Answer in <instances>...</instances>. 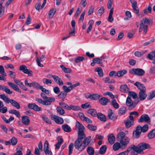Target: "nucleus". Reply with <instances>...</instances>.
Listing matches in <instances>:
<instances>
[{"label": "nucleus", "mask_w": 155, "mask_h": 155, "mask_svg": "<svg viewBox=\"0 0 155 155\" xmlns=\"http://www.w3.org/2000/svg\"><path fill=\"white\" fill-rule=\"evenodd\" d=\"M91 137L88 136L84 138L83 141L76 140L74 146L75 148L79 151L84 150L91 142Z\"/></svg>", "instance_id": "f257e3e1"}, {"label": "nucleus", "mask_w": 155, "mask_h": 155, "mask_svg": "<svg viewBox=\"0 0 155 155\" xmlns=\"http://www.w3.org/2000/svg\"><path fill=\"white\" fill-rule=\"evenodd\" d=\"M148 24H150V25L152 24V23L150 22V20L148 18L146 17L142 19L140 21L139 30V32L143 31V34L145 35L147 31Z\"/></svg>", "instance_id": "f03ea898"}, {"label": "nucleus", "mask_w": 155, "mask_h": 155, "mask_svg": "<svg viewBox=\"0 0 155 155\" xmlns=\"http://www.w3.org/2000/svg\"><path fill=\"white\" fill-rule=\"evenodd\" d=\"M131 146L132 150H134L137 153H140L144 150L150 149L151 148L148 144L143 142L140 143L137 146L134 145H132Z\"/></svg>", "instance_id": "7ed1b4c3"}, {"label": "nucleus", "mask_w": 155, "mask_h": 155, "mask_svg": "<svg viewBox=\"0 0 155 155\" xmlns=\"http://www.w3.org/2000/svg\"><path fill=\"white\" fill-rule=\"evenodd\" d=\"M47 99L46 100H44L43 101L40 98H36L35 100L39 103L47 106L51 105L52 103L55 101V99L54 97H47Z\"/></svg>", "instance_id": "20e7f679"}, {"label": "nucleus", "mask_w": 155, "mask_h": 155, "mask_svg": "<svg viewBox=\"0 0 155 155\" xmlns=\"http://www.w3.org/2000/svg\"><path fill=\"white\" fill-rule=\"evenodd\" d=\"M139 102L138 101H133L131 98L128 96L126 99V104L128 107L129 110H131L136 107L137 104Z\"/></svg>", "instance_id": "39448f33"}, {"label": "nucleus", "mask_w": 155, "mask_h": 155, "mask_svg": "<svg viewBox=\"0 0 155 155\" xmlns=\"http://www.w3.org/2000/svg\"><path fill=\"white\" fill-rule=\"evenodd\" d=\"M59 104L61 107H63L68 110H78L80 109V107L78 106H74L72 105L68 106L64 102H60L59 103Z\"/></svg>", "instance_id": "423d86ee"}, {"label": "nucleus", "mask_w": 155, "mask_h": 155, "mask_svg": "<svg viewBox=\"0 0 155 155\" xmlns=\"http://www.w3.org/2000/svg\"><path fill=\"white\" fill-rule=\"evenodd\" d=\"M129 73L132 74L142 76L145 74V71L143 69L141 68H132L130 70Z\"/></svg>", "instance_id": "0eeeda50"}, {"label": "nucleus", "mask_w": 155, "mask_h": 155, "mask_svg": "<svg viewBox=\"0 0 155 155\" xmlns=\"http://www.w3.org/2000/svg\"><path fill=\"white\" fill-rule=\"evenodd\" d=\"M19 70L22 71L24 73L27 74L29 76L32 75V72L31 71L27 68V67L25 65H23L19 67Z\"/></svg>", "instance_id": "6e6552de"}, {"label": "nucleus", "mask_w": 155, "mask_h": 155, "mask_svg": "<svg viewBox=\"0 0 155 155\" xmlns=\"http://www.w3.org/2000/svg\"><path fill=\"white\" fill-rule=\"evenodd\" d=\"M134 117L130 115L128 119L125 121V124L126 128H129L134 124Z\"/></svg>", "instance_id": "1a4fd4ad"}, {"label": "nucleus", "mask_w": 155, "mask_h": 155, "mask_svg": "<svg viewBox=\"0 0 155 155\" xmlns=\"http://www.w3.org/2000/svg\"><path fill=\"white\" fill-rule=\"evenodd\" d=\"M51 119L58 124H62L64 123V120L62 118L55 115H52L51 116Z\"/></svg>", "instance_id": "9d476101"}, {"label": "nucleus", "mask_w": 155, "mask_h": 155, "mask_svg": "<svg viewBox=\"0 0 155 155\" xmlns=\"http://www.w3.org/2000/svg\"><path fill=\"white\" fill-rule=\"evenodd\" d=\"M140 128H141L140 127H137L136 130L133 131L132 136L134 138L137 139L140 137L141 134V132L140 130Z\"/></svg>", "instance_id": "9b49d317"}, {"label": "nucleus", "mask_w": 155, "mask_h": 155, "mask_svg": "<svg viewBox=\"0 0 155 155\" xmlns=\"http://www.w3.org/2000/svg\"><path fill=\"white\" fill-rule=\"evenodd\" d=\"M44 150L45 153L46 155H52L51 151L49 150V144L47 140L45 141L44 144Z\"/></svg>", "instance_id": "f8f14e48"}, {"label": "nucleus", "mask_w": 155, "mask_h": 155, "mask_svg": "<svg viewBox=\"0 0 155 155\" xmlns=\"http://www.w3.org/2000/svg\"><path fill=\"white\" fill-rule=\"evenodd\" d=\"M150 119L148 115L146 114L142 115L140 118L138 120L139 122H142L144 121L147 123H150Z\"/></svg>", "instance_id": "ddd939ff"}, {"label": "nucleus", "mask_w": 155, "mask_h": 155, "mask_svg": "<svg viewBox=\"0 0 155 155\" xmlns=\"http://www.w3.org/2000/svg\"><path fill=\"white\" fill-rule=\"evenodd\" d=\"M108 118L113 120H116L117 118V116L113 112L111 109H109L107 112Z\"/></svg>", "instance_id": "4468645a"}, {"label": "nucleus", "mask_w": 155, "mask_h": 155, "mask_svg": "<svg viewBox=\"0 0 155 155\" xmlns=\"http://www.w3.org/2000/svg\"><path fill=\"white\" fill-rule=\"evenodd\" d=\"M28 107L29 108L33 109L36 111H38L41 110V107H39L34 103L28 104Z\"/></svg>", "instance_id": "2eb2a0df"}, {"label": "nucleus", "mask_w": 155, "mask_h": 155, "mask_svg": "<svg viewBox=\"0 0 155 155\" xmlns=\"http://www.w3.org/2000/svg\"><path fill=\"white\" fill-rule=\"evenodd\" d=\"M139 98L141 101L144 100L147 96L146 90L140 91L139 93Z\"/></svg>", "instance_id": "dca6fc26"}, {"label": "nucleus", "mask_w": 155, "mask_h": 155, "mask_svg": "<svg viewBox=\"0 0 155 155\" xmlns=\"http://www.w3.org/2000/svg\"><path fill=\"white\" fill-rule=\"evenodd\" d=\"M52 78L53 79L55 82L59 85L62 86L63 85V81L58 76L54 75L52 77Z\"/></svg>", "instance_id": "f3484780"}, {"label": "nucleus", "mask_w": 155, "mask_h": 155, "mask_svg": "<svg viewBox=\"0 0 155 155\" xmlns=\"http://www.w3.org/2000/svg\"><path fill=\"white\" fill-rule=\"evenodd\" d=\"M122 146L123 145L120 144V143L118 142H116L113 145V149L114 151H116L120 148L122 149L125 148L124 147Z\"/></svg>", "instance_id": "a211bd4d"}, {"label": "nucleus", "mask_w": 155, "mask_h": 155, "mask_svg": "<svg viewBox=\"0 0 155 155\" xmlns=\"http://www.w3.org/2000/svg\"><path fill=\"white\" fill-rule=\"evenodd\" d=\"M134 85L137 87V88L140 90V91L146 90V87L143 84L138 81H136L134 84Z\"/></svg>", "instance_id": "6ab92c4d"}, {"label": "nucleus", "mask_w": 155, "mask_h": 155, "mask_svg": "<svg viewBox=\"0 0 155 155\" xmlns=\"http://www.w3.org/2000/svg\"><path fill=\"white\" fill-rule=\"evenodd\" d=\"M46 1L47 0H44L42 5H41V4L40 2L36 3L35 5V9L38 11H39L41 9H42L46 3Z\"/></svg>", "instance_id": "aec40b11"}, {"label": "nucleus", "mask_w": 155, "mask_h": 155, "mask_svg": "<svg viewBox=\"0 0 155 155\" xmlns=\"http://www.w3.org/2000/svg\"><path fill=\"white\" fill-rule=\"evenodd\" d=\"M126 137L125 133L124 132H119L117 134L116 140L120 142Z\"/></svg>", "instance_id": "412c9836"}, {"label": "nucleus", "mask_w": 155, "mask_h": 155, "mask_svg": "<svg viewBox=\"0 0 155 155\" xmlns=\"http://www.w3.org/2000/svg\"><path fill=\"white\" fill-rule=\"evenodd\" d=\"M8 84L10 87L12 88L15 90L20 93L21 92V90L19 89L18 86L15 84L14 83L11 82H8Z\"/></svg>", "instance_id": "4be33fe9"}, {"label": "nucleus", "mask_w": 155, "mask_h": 155, "mask_svg": "<svg viewBox=\"0 0 155 155\" xmlns=\"http://www.w3.org/2000/svg\"><path fill=\"white\" fill-rule=\"evenodd\" d=\"M75 127L78 130V132L84 131L85 128L83 125L81 124L78 121L76 122L75 124Z\"/></svg>", "instance_id": "5701e85b"}, {"label": "nucleus", "mask_w": 155, "mask_h": 155, "mask_svg": "<svg viewBox=\"0 0 155 155\" xmlns=\"http://www.w3.org/2000/svg\"><path fill=\"white\" fill-rule=\"evenodd\" d=\"M85 137V134L84 131L78 132V138L76 140L82 141L84 138H86Z\"/></svg>", "instance_id": "b1692460"}, {"label": "nucleus", "mask_w": 155, "mask_h": 155, "mask_svg": "<svg viewBox=\"0 0 155 155\" xmlns=\"http://www.w3.org/2000/svg\"><path fill=\"white\" fill-rule=\"evenodd\" d=\"M108 139L109 143L112 144L115 141V138L113 134H110L108 136Z\"/></svg>", "instance_id": "393cba45"}, {"label": "nucleus", "mask_w": 155, "mask_h": 155, "mask_svg": "<svg viewBox=\"0 0 155 155\" xmlns=\"http://www.w3.org/2000/svg\"><path fill=\"white\" fill-rule=\"evenodd\" d=\"M108 99L106 97L101 98L99 101V102L103 105H107L109 102Z\"/></svg>", "instance_id": "a878e982"}, {"label": "nucleus", "mask_w": 155, "mask_h": 155, "mask_svg": "<svg viewBox=\"0 0 155 155\" xmlns=\"http://www.w3.org/2000/svg\"><path fill=\"white\" fill-rule=\"evenodd\" d=\"M130 141L129 139L127 137H125L120 142L124 148H125L127 145L129 143Z\"/></svg>", "instance_id": "bb28decb"}, {"label": "nucleus", "mask_w": 155, "mask_h": 155, "mask_svg": "<svg viewBox=\"0 0 155 155\" xmlns=\"http://www.w3.org/2000/svg\"><path fill=\"white\" fill-rule=\"evenodd\" d=\"M21 119L22 123L25 125H28L30 124V120L29 117L27 116H22Z\"/></svg>", "instance_id": "cd10ccee"}, {"label": "nucleus", "mask_w": 155, "mask_h": 155, "mask_svg": "<svg viewBox=\"0 0 155 155\" xmlns=\"http://www.w3.org/2000/svg\"><path fill=\"white\" fill-rule=\"evenodd\" d=\"M45 59V57L44 55H42L39 58H37L36 59V62L38 65L40 67H43V65L40 63L41 61H42L44 60Z\"/></svg>", "instance_id": "c85d7f7f"}, {"label": "nucleus", "mask_w": 155, "mask_h": 155, "mask_svg": "<svg viewBox=\"0 0 155 155\" xmlns=\"http://www.w3.org/2000/svg\"><path fill=\"white\" fill-rule=\"evenodd\" d=\"M9 103H10L12 106L15 107L17 109H19L20 108V104L15 100L11 99Z\"/></svg>", "instance_id": "c756f323"}, {"label": "nucleus", "mask_w": 155, "mask_h": 155, "mask_svg": "<svg viewBox=\"0 0 155 155\" xmlns=\"http://www.w3.org/2000/svg\"><path fill=\"white\" fill-rule=\"evenodd\" d=\"M0 98L3 100L4 102L7 104L9 103L11 100L6 95L4 94H0Z\"/></svg>", "instance_id": "7c9ffc66"}, {"label": "nucleus", "mask_w": 155, "mask_h": 155, "mask_svg": "<svg viewBox=\"0 0 155 155\" xmlns=\"http://www.w3.org/2000/svg\"><path fill=\"white\" fill-rule=\"evenodd\" d=\"M97 118L101 121L103 122H105L106 120V118L104 115L101 113H98L97 114Z\"/></svg>", "instance_id": "2f4dec72"}, {"label": "nucleus", "mask_w": 155, "mask_h": 155, "mask_svg": "<svg viewBox=\"0 0 155 155\" xmlns=\"http://www.w3.org/2000/svg\"><path fill=\"white\" fill-rule=\"evenodd\" d=\"M147 57L149 59L155 61V51L150 52Z\"/></svg>", "instance_id": "473e14b6"}, {"label": "nucleus", "mask_w": 155, "mask_h": 155, "mask_svg": "<svg viewBox=\"0 0 155 155\" xmlns=\"http://www.w3.org/2000/svg\"><path fill=\"white\" fill-rule=\"evenodd\" d=\"M62 127L63 130L67 132H69L71 130L70 126L67 124L63 125L62 126Z\"/></svg>", "instance_id": "72a5a7b5"}, {"label": "nucleus", "mask_w": 155, "mask_h": 155, "mask_svg": "<svg viewBox=\"0 0 155 155\" xmlns=\"http://www.w3.org/2000/svg\"><path fill=\"white\" fill-rule=\"evenodd\" d=\"M127 72V71L125 69L120 71L117 72L116 75H115V76H117L118 77L122 76L126 74Z\"/></svg>", "instance_id": "f704fd0d"}, {"label": "nucleus", "mask_w": 155, "mask_h": 155, "mask_svg": "<svg viewBox=\"0 0 155 155\" xmlns=\"http://www.w3.org/2000/svg\"><path fill=\"white\" fill-rule=\"evenodd\" d=\"M8 112L10 114L15 115L18 117L20 118L21 117L19 112L16 110H10Z\"/></svg>", "instance_id": "c9c22d12"}, {"label": "nucleus", "mask_w": 155, "mask_h": 155, "mask_svg": "<svg viewBox=\"0 0 155 155\" xmlns=\"http://www.w3.org/2000/svg\"><path fill=\"white\" fill-rule=\"evenodd\" d=\"M87 152L89 155H93L94 153V150L93 147L91 146L87 147Z\"/></svg>", "instance_id": "e433bc0d"}, {"label": "nucleus", "mask_w": 155, "mask_h": 155, "mask_svg": "<svg viewBox=\"0 0 155 155\" xmlns=\"http://www.w3.org/2000/svg\"><path fill=\"white\" fill-rule=\"evenodd\" d=\"M95 72L98 73V75L100 77H102L103 76V72L102 68L101 67H98L95 68L94 70Z\"/></svg>", "instance_id": "4c0bfd02"}, {"label": "nucleus", "mask_w": 155, "mask_h": 155, "mask_svg": "<svg viewBox=\"0 0 155 155\" xmlns=\"http://www.w3.org/2000/svg\"><path fill=\"white\" fill-rule=\"evenodd\" d=\"M137 127H140L141 128H140V130L141 132L143 133L146 132L147 131L148 129V126L147 124H145L142 127L140 125H139Z\"/></svg>", "instance_id": "58836bf2"}, {"label": "nucleus", "mask_w": 155, "mask_h": 155, "mask_svg": "<svg viewBox=\"0 0 155 155\" xmlns=\"http://www.w3.org/2000/svg\"><path fill=\"white\" fill-rule=\"evenodd\" d=\"M129 90V89L126 84L121 85L120 87V91L124 92H127Z\"/></svg>", "instance_id": "ea45409f"}, {"label": "nucleus", "mask_w": 155, "mask_h": 155, "mask_svg": "<svg viewBox=\"0 0 155 155\" xmlns=\"http://www.w3.org/2000/svg\"><path fill=\"white\" fill-rule=\"evenodd\" d=\"M60 67L62 69L63 71L65 73H68L72 72L71 70L69 68H66L64 65H61L60 66Z\"/></svg>", "instance_id": "a19ab883"}, {"label": "nucleus", "mask_w": 155, "mask_h": 155, "mask_svg": "<svg viewBox=\"0 0 155 155\" xmlns=\"http://www.w3.org/2000/svg\"><path fill=\"white\" fill-rule=\"evenodd\" d=\"M147 137L150 139L155 137V129L153 130L148 134Z\"/></svg>", "instance_id": "79ce46f5"}, {"label": "nucleus", "mask_w": 155, "mask_h": 155, "mask_svg": "<svg viewBox=\"0 0 155 155\" xmlns=\"http://www.w3.org/2000/svg\"><path fill=\"white\" fill-rule=\"evenodd\" d=\"M107 149V147L106 145L102 146L100 149L99 153L101 154H104L106 152Z\"/></svg>", "instance_id": "37998d69"}, {"label": "nucleus", "mask_w": 155, "mask_h": 155, "mask_svg": "<svg viewBox=\"0 0 155 155\" xmlns=\"http://www.w3.org/2000/svg\"><path fill=\"white\" fill-rule=\"evenodd\" d=\"M56 11V8H53L51 9L48 14V17L51 18H52L55 13Z\"/></svg>", "instance_id": "c03bdc74"}, {"label": "nucleus", "mask_w": 155, "mask_h": 155, "mask_svg": "<svg viewBox=\"0 0 155 155\" xmlns=\"http://www.w3.org/2000/svg\"><path fill=\"white\" fill-rule=\"evenodd\" d=\"M132 150V147L130 146L127 149L126 151L120 153L116 155H128V152Z\"/></svg>", "instance_id": "a18cd8bd"}, {"label": "nucleus", "mask_w": 155, "mask_h": 155, "mask_svg": "<svg viewBox=\"0 0 155 155\" xmlns=\"http://www.w3.org/2000/svg\"><path fill=\"white\" fill-rule=\"evenodd\" d=\"M56 110L57 112L61 115H63L65 113L64 110L61 107L58 106L56 108Z\"/></svg>", "instance_id": "49530a36"}, {"label": "nucleus", "mask_w": 155, "mask_h": 155, "mask_svg": "<svg viewBox=\"0 0 155 155\" xmlns=\"http://www.w3.org/2000/svg\"><path fill=\"white\" fill-rule=\"evenodd\" d=\"M87 113L93 117L95 116L97 114L96 110L93 109H89L87 111Z\"/></svg>", "instance_id": "de8ad7c7"}, {"label": "nucleus", "mask_w": 155, "mask_h": 155, "mask_svg": "<svg viewBox=\"0 0 155 155\" xmlns=\"http://www.w3.org/2000/svg\"><path fill=\"white\" fill-rule=\"evenodd\" d=\"M103 80L104 81L105 83H114L115 82L114 80H111L109 77H106L103 78Z\"/></svg>", "instance_id": "09e8293b"}, {"label": "nucleus", "mask_w": 155, "mask_h": 155, "mask_svg": "<svg viewBox=\"0 0 155 155\" xmlns=\"http://www.w3.org/2000/svg\"><path fill=\"white\" fill-rule=\"evenodd\" d=\"M101 96V95L97 94H91L90 99L93 100H95L99 99Z\"/></svg>", "instance_id": "8fccbe9b"}, {"label": "nucleus", "mask_w": 155, "mask_h": 155, "mask_svg": "<svg viewBox=\"0 0 155 155\" xmlns=\"http://www.w3.org/2000/svg\"><path fill=\"white\" fill-rule=\"evenodd\" d=\"M63 140L62 138H60L58 140V142L56 144L55 148L57 149H59L61 144L63 143Z\"/></svg>", "instance_id": "3c124183"}, {"label": "nucleus", "mask_w": 155, "mask_h": 155, "mask_svg": "<svg viewBox=\"0 0 155 155\" xmlns=\"http://www.w3.org/2000/svg\"><path fill=\"white\" fill-rule=\"evenodd\" d=\"M111 104L113 107L116 109H117L119 107V105L116 102L115 99H113L111 101Z\"/></svg>", "instance_id": "603ef678"}, {"label": "nucleus", "mask_w": 155, "mask_h": 155, "mask_svg": "<svg viewBox=\"0 0 155 155\" xmlns=\"http://www.w3.org/2000/svg\"><path fill=\"white\" fill-rule=\"evenodd\" d=\"M87 127L88 129L92 131H94L97 129V127L95 125H92L91 124H89L87 125Z\"/></svg>", "instance_id": "864d4df0"}, {"label": "nucleus", "mask_w": 155, "mask_h": 155, "mask_svg": "<svg viewBox=\"0 0 155 155\" xmlns=\"http://www.w3.org/2000/svg\"><path fill=\"white\" fill-rule=\"evenodd\" d=\"M19 148H17L16 149L17 151L16 153L14 154V155H22V153L21 152V150L22 149V146H19L18 147Z\"/></svg>", "instance_id": "5fc2aeb1"}, {"label": "nucleus", "mask_w": 155, "mask_h": 155, "mask_svg": "<svg viewBox=\"0 0 155 155\" xmlns=\"http://www.w3.org/2000/svg\"><path fill=\"white\" fill-rule=\"evenodd\" d=\"M40 85L38 83L33 81L32 82V87H33L34 88L37 89H40V87L42 86Z\"/></svg>", "instance_id": "6e6d98bb"}, {"label": "nucleus", "mask_w": 155, "mask_h": 155, "mask_svg": "<svg viewBox=\"0 0 155 155\" xmlns=\"http://www.w3.org/2000/svg\"><path fill=\"white\" fill-rule=\"evenodd\" d=\"M155 97V91H153L150 93V94L147 97L148 100H150L152 99Z\"/></svg>", "instance_id": "4d7b16f0"}, {"label": "nucleus", "mask_w": 155, "mask_h": 155, "mask_svg": "<svg viewBox=\"0 0 155 155\" xmlns=\"http://www.w3.org/2000/svg\"><path fill=\"white\" fill-rule=\"evenodd\" d=\"M67 93L64 91H61L58 95V97L61 98H64L66 97Z\"/></svg>", "instance_id": "13d9d810"}, {"label": "nucleus", "mask_w": 155, "mask_h": 155, "mask_svg": "<svg viewBox=\"0 0 155 155\" xmlns=\"http://www.w3.org/2000/svg\"><path fill=\"white\" fill-rule=\"evenodd\" d=\"M0 74L4 76H7V74L5 72L4 68L2 65L0 66Z\"/></svg>", "instance_id": "bf43d9fd"}, {"label": "nucleus", "mask_w": 155, "mask_h": 155, "mask_svg": "<svg viewBox=\"0 0 155 155\" xmlns=\"http://www.w3.org/2000/svg\"><path fill=\"white\" fill-rule=\"evenodd\" d=\"M74 144L72 143H71L69 146V152L68 155H70L72 153L73 149Z\"/></svg>", "instance_id": "052dcab7"}, {"label": "nucleus", "mask_w": 155, "mask_h": 155, "mask_svg": "<svg viewBox=\"0 0 155 155\" xmlns=\"http://www.w3.org/2000/svg\"><path fill=\"white\" fill-rule=\"evenodd\" d=\"M126 107H123L120 109L118 113L120 114H123L126 112Z\"/></svg>", "instance_id": "680f3d73"}, {"label": "nucleus", "mask_w": 155, "mask_h": 155, "mask_svg": "<svg viewBox=\"0 0 155 155\" xmlns=\"http://www.w3.org/2000/svg\"><path fill=\"white\" fill-rule=\"evenodd\" d=\"M85 58L82 56H79L76 58L75 60V62L78 63L84 60Z\"/></svg>", "instance_id": "e2e57ef3"}, {"label": "nucleus", "mask_w": 155, "mask_h": 155, "mask_svg": "<svg viewBox=\"0 0 155 155\" xmlns=\"http://www.w3.org/2000/svg\"><path fill=\"white\" fill-rule=\"evenodd\" d=\"M146 51H145V52L143 51L141 52L137 51L135 52L134 54L135 56L140 57L143 55L146 52Z\"/></svg>", "instance_id": "0e129e2a"}, {"label": "nucleus", "mask_w": 155, "mask_h": 155, "mask_svg": "<svg viewBox=\"0 0 155 155\" xmlns=\"http://www.w3.org/2000/svg\"><path fill=\"white\" fill-rule=\"evenodd\" d=\"M104 12V6H102L98 10L97 13L100 15L101 16Z\"/></svg>", "instance_id": "69168bd1"}, {"label": "nucleus", "mask_w": 155, "mask_h": 155, "mask_svg": "<svg viewBox=\"0 0 155 155\" xmlns=\"http://www.w3.org/2000/svg\"><path fill=\"white\" fill-rule=\"evenodd\" d=\"M43 82L44 84H51L52 83V81L51 80L45 78L43 79Z\"/></svg>", "instance_id": "338daca9"}, {"label": "nucleus", "mask_w": 155, "mask_h": 155, "mask_svg": "<svg viewBox=\"0 0 155 155\" xmlns=\"http://www.w3.org/2000/svg\"><path fill=\"white\" fill-rule=\"evenodd\" d=\"M10 140L12 145L13 146L15 145L17 143V139L15 137H12Z\"/></svg>", "instance_id": "774afa93"}]
</instances>
